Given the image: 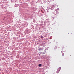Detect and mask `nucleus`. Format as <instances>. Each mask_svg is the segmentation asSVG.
I'll return each instance as SVG.
<instances>
[{
    "label": "nucleus",
    "mask_w": 74,
    "mask_h": 74,
    "mask_svg": "<svg viewBox=\"0 0 74 74\" xmlns=\"http://www.w3.org/2000/svg\"><path fill=\"white\" fill-rule=\"evenodd\" d=\"M58 71H57L56 72V73H57V72L58 73Z\"/></svg>",
    "instance_id": "39448f33"
},
{
    "label": "nucleus",
    "mask_w": 74,
    "mask_h": 74,
    "mask_svg": "<svg viewBox=\"0 0 74 74\" xmlns=\"http://www.w3.org/2000/svg\"><path fill=\"white\" fill-rule=\"evenodd\" d=\"M58 72H57V73H58L59 72V71L60 70V68H58Z\"/></svg>",
    "instance_id": "f257e3e1"
},
{
    "label": "nucleus",
    "mask_w": 74,
    "mask_h": 74,
    "mask_svg": "<svg viewBox=\"0 0 74 74\" xmlns=\"http://www.w3.org/2000/svg\"><path fill=\"white\" fill-rule=\"evenodd\" d=\"M40 38H44V37H43V36H41L40 37Z\"/></svg>",
    "instance_id": "7ed1b4c3"
},
{
    "label": "nucleus",
    "mask_w": 74,
    "mask_h": 74,
    "mask_svg": "<svg viewBox=\"0 0 74 74\" xmlns=\"http://www.w3.org/2000/svg\"><path fill=\"white\" fill-rule=\"evenodd\" d=\"M0 52H1V51H0Z\"/></svg>",
    "instance_id": "423d86ee"
},
{
    "label": "nucleus",
    "mask_w": 74,
    "mask_h": 74,
    "mask_svg": "<svg viewBox=\"0 0 74 74\" xmlns=\"http://www.w3.org/2000/svg\"><path fill=\"white\" fill-rule=\"evenodd\" d=\"M38 66H39V67H41V66H42V65H41V64H39Z\"/></svg>",
    "instance_id": "f03ea898"
},
{
    "label": "nucleus",
    "mask_w": 74,
    "mask_h": 74,
    "mask_svg": "<svg viewBox=\"0 0 74 74\" xmlns=\"http://www.w3.org/2000/svg\"><path fill=\"white\" fill-rule=\"evenodd\" d=\"M62 54H62V56H64V54H63V53H62Z\"/></svg>",
    "instance_id": "20e7f679"
}]
</instances>
